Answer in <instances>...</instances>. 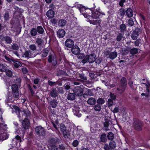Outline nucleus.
<instances>
[{
    "label": "nucleus",
    "instance_id": "9",
    "mask_svg": "<svg viewBox=\"0 0 150 150\" xmlns=\"http://www.w3.org/2000/svg\"><path fill=\"white\" fill-rule=\"evenodd\" d=\"M60 130L62 132L63 136L65 138L68 137V132L66 129V127L64 124H62L60 125Z\"/></svg>",
    "mask_w": 150,
    "mask_h": 150
},
{
    "label": "nucleus",
    "instance_id": "27",
    "mask_svg": "<svg viewBox=\"0 0 150 150\" xmlns=\"http://www.w3.org/2000/svg\"><path fill=\"white\" fill-rule=\"evenodd\" d=\"M100 139L101 142H105L107 140L106 134L105 133L102 134L100 137Z\"/></svg>",
    "mask_w": 150,
    "mask_h": 150
},
{
    "label": "nucleus",
    "instance_id": "56",
    "mask_svg": "<svg viewBox=\"0 0 150 150\" xmlns=\"http://www.w3.org/2000/svg\"><path fill=\"white\" fill-rule=\"evenodd\" d=\"M58 148L60 150H65L66 147L63 144H61L59 145Z\"/></svg>",
    "mask_w": 150,
    "mask_h": 150
},
{
    "label": "nucleus",
    "instance_id": "54",
    "mask_svg": "<svg viewBox=\"0 0 150 150\" xmlns=\"http://www.w3.org/2000/svg\"><path fill=\"white\" fill-rule=\"evenodd\" d=\"M112 50V49L110 48H108L104 52V54H105L106 55H109V54L111 52H110V51H111V50Z\"/></svg>",
    "mask_w": 150,
    "mask_h": 150
},
{
    "label": "nucleus",
    "instance_id": "64",
    "mask_svg": "<svg viewBox=\"0 0 150 150\" xmlns=\"http://www.w3.org/2000/svg\"><path fill=\"white\" fill-rule=\"evenodd\" d=\"M84 55L83 54H79L77 56V57L79 59H82L84 58Z\"/></svg>",
    "mask_w": 150,
    "mask_h": 150
},
{
    "label": "nucleus",
    "instance_id": "46",
    "mask_svg": "<svg viewBox=\"0 0 150 150\" xmlns=\"http://www.w3.org/2000/svg\"><path fill=\"white\" fill-rule=\"evenodd\" d=\"M48 52V51L47 50H44L42 52V54L41 56L43 57H46Z\"/></svg>",
    "mask_w": 150,
    "mask_h": 150
},
{
    "label": "nucleus",
    "instance_id": "36",
    "mask_svg": "<svg viewBox=\"0 0 150 150\" xmlns=\"http://www.w3.org/2000/svg\"><path fill=\"white\" fill-rule=\"evenodd\" d=\"M109 145L110 149H113L116 147V144L115 142L114 141H113L110 142Z\"/></svg>",
    "mask_w": 150,
    "mask_h": 150
},
{
    "label": "nucleus",
    "instance_id": "55",
    "mask_svg": "<svg viewBox=\"0 0 150 150\" xmlns=\"http://www.w3.org/2000/svg\"><path fill=\"white\" fill-rule=\"evenodd\" d=\"M128 24L131 26H132L134 25V22L132 18H130L129 20Z\"/></svg>",
    "mask_w": 150,
    "mask_h": 150
},
{
    "label": "nucleus",
    "instance_id": "59",
    "mask_svg": "<svg viewBox=\"0 0 150 150\" xmlns=\"http://www.w3.org/2000/svg\"><path fill=\"white\" fill-rule=\"evenodd\" d=\"M1 129H3L2 131H3L4 132H6V131L7 129V127L6 125H1Z\"/></svg>",
    "mask_w": 150,
    "mask_h": 150
},
{
    "label": "nucleus",
    "instance_id": "40",
    "mask_svg": "<svg viewBox=\"0 0 150 150\" xmlns=\"http://www.w3.org/2000/svg\"><path fill=\"white\" fill-rule=\"evenodd\" d=\"M138 52L137 49L135 48H133L130 50V52L132 54H137Z\"/></svg>",
    "mask_w": 150,
    "mask_h": 150
},
{
    "label": "nucleus",
    "instance_id": "44",
    "mask_svg": "<svg viewBox=\"0 0 150 150\" xmlns=\"http://www.w3.org/2000/svg\"><path fill=\"white\" fill-rule=\"evenodd\" d=\"M105 102L104 99L103 98H100L97 100L98 104L102 105L104 104Z\"/></svg>",
    "mask_w": 150,
    "mask_h": 150
},
{
    "label": "nucleus",
    "instance_id": "29",
    "mask_svg": "<svg viewBox=\"0 0 150 150\" xmlns=\"http://www.w3.org/2000/svg\"><path fill=\"white\" fill-rule=\"evenodd\" d=\"M75 95L74 93H69L67 96V99L70 100H73L75 98Z\"/></svg>",
    "mask_w": 150,
    "mask_h": 150
},
{
    "label": "nucleus",
    "instance_id": "34",
    "mask_svg": "<svg viewBox=\"0 0 150 150\" xmlns=\"http://www.w3.org/2000/svg\"><path fill=\"white\" fill-rule=\"evenodd\" d=\"M36 29L37 32H38V33L40 34H42L43 33L44 30L41 26H38L37 27Z\"/></svg>",
    "mask_w": 150,
    "mask_h": 150
},
{
    "label": "nucleus",
    "instance_id": "43",
    "mask_svg": "<svg viewBox=\"0 0 150 150\" xmlns=\"http://www.w3.org/2000/svg\"><path fill=\"white\" fill-rule=\"evenodd\" d=\"M6 68V66L3 64H0V71L2 72L5 71Z\"/></svg>",
    "mask_w": 150,
    "mask_h": 150
},
{
    "label": "nucleus",
    "instance_id": "57",
    "mask_svg": "<svg viewBox=\"0 0 150 150\" xmlns=\"http://www.w3.org/2000/svg\"><path fill=\"white\" fill-rule=\"evenodd\" d=\"M79 142L77 140H75L72 143V145L76 147L79 144Z\"/></svg>",
    "mask_w": 150,
    "mask_h": 150
},
{
    "label": "nucleus",
    "instance_id": "49",
    "mask_svg": "<svg viewBox=\"0 0 150 150\" xmlns=\"http://www.w3.org/2000/svg\"><path fill=\"white\" fill-rule=\"evenodd\" d=\"M6 74L7 76L9 77H11L12 76V71L9 70H6L5 71Z\"/></svg>",
    "mask_w": 150,
    "mask_h": 150
},
{
    "label": "nucleus",
    "instance_id": "25",
    "mask_svg": "<svg viewBox=\"0 0 150 150\" xmlns=\"http://www.w3.org/2000/svg\"><path fill=\"white\" fill-rule=\"evenodd\" d=\"M96 102V100L93 98H89L87 101L88 103L91 105H94L95 104Z\"/></svg>",
    "mask_w": 150,
    "mask_h": 150
},
{
    "label": "nucleus",
    "instance_id": "61",
    "mask_svg": "<svg viewBox=\"0 0 150 150\" xmlns=\"http://www.w3.org/2000/svg\"><path fill=\"white\" fill-rule=\"evenodd\" d=\"M51 146V150H58V148L57 146L55 145H52L50 146Z\"/></svg>",
    "mask_w": 150,
    "mask_h": 150
},
{
    "label": "nucleus",
    "instance_id": "23",
    "mask_svg": "<svg viewBox=\"0 0 150 150\" xmlns=\"http://www.w3.org/2000/svg\"><path fill=\"white\" fill-rule=\"evenodd\" d=\"M73 112L75 115L78 117H80L81 116V114L79 113V111L78 108H75L73 109Z\"/></svg>",
    "mask_w": 150,
    "mask_h": 150
},
{
    "label": "nucleus",
    "instance_id": "33",
    "mask_svg": "<svg viewBox=\"0 0 150 150\" xmlns=\"http://www.w3.org/2000/svg\"><path fill=\"white\" fill-rule=\"evenodd\" d=\"M11 89L12 90V92H19L18 90V87L17 85L13 84L11 86Z\"/></svg>",
    "mask_w": 150,
    "mask_h": 150
},
{
    "label": "nucleus",
    "instance_id": "16",
    "mask_svg": "<svg viewBox=\"0 0 150 150\" xmlns=\"http://www.w3.org/2000/svg\"><path fill=\"white\" fill-rule=\"evenodd\" d=\"M19 47L18 45L14 43L11 46H9L8 48V50L9 51H12L13 50L16 51L19 49Z\"/></svg>",
    "mask_w": 150,
    "mask_h": 150
},
{
    "label": "nucleus",
    "instance_id": "45",
    "mask_svg": "<svg viewBox=\"0 0 150 150\" xmlns=\"http://www.w3.org/2000/svg\"><path fill=\"white\" fill-rule=\"evenodd\" d=\"M14 66L16 68H18L22 66L21 64L18 61L14 62Z\"/></svg>",
    "mask_w": 150,
    "mask_h": 150
},
{
    "label": "nucleus",
    "instance_id": "31",
    "mask_svg": "<svg viewBox=\"0 0 150 150\" xmlns=\"http://www.w3.org/2000/svg\"><path fill=\"white\" fill-rule=\"evenodd\" d=\"M66 23V21L64 19H61L59 20L58 23L59 25L62 27L64 26Z\"/></svg>",
    "mask_w": 150,
    "mask_h": 150
},
{
    "label": "nucleus",
    "instance_id": "50",
    "mask_svg": "<svg viewBox=\"0 0 150 150\" xmlns=\"http://www.w3.org/2000/svg\"><path fill=\"white\" fill-rule=\"evenodd\" d=\"M4 18L5 21H7L9 19V13L8 11L6 12L4 15Z\"/></svg>",
    "mask_w": 150,
    "mask_h": 150
},
{
    "label": "nucleus",
    "instance_id": "2",
    "mask_svg": "<svg viewBox=\"0 0 150 150\" xmlns=\"http://www.w3.org/2000/svg\"><path fill=\"white\" fill-rule=\"evenodd\" d=\"M134 121L133 126L134 128L136 130L138 131L142 130L143 125V122L137 119H134Z\"/></svg>",
    "mask_w": 150,
    "mask_h": 150
},
{
    "label": "nucleus",
    "instance_id": "14",
    "mask_svg": "<svg viewBox=\"0 0 150 150\" xmlns=\"http://www.w3.org/2000/svg\"><path fill=\"white\" fill-rule=\"evenodd\" d=\"M59 139L57 138H50L48 140V143L50 146L54 145L57 143H59Z\"/></svg>",
    "mask_w": 150,
    "mask_h": 150
},
{
    "label": "nucleus",
    "instance_id": "11",
    "mask_svg": "<svg viewBox=\"0 0 150 150\" xmlns=\"http://www.w3.org/2000/svg\"><path fill=\"white\" fill-rule=\"evenodd\" d=\"M8 137V135L6 132L2 131L0 130V141H2L7 139Z\"/></svg>",
    "mask_w": 150,
    "mask_h": 150
},
{
    "label": "nucleus",
    "instance_id": "3",
    "mask_svg": "<svg viewBox=\"0 0 150 150\" xmlns=\"http://www.w3.org/2000/svg\"><path fill=\"white\" fill-rule=\"evenodd\" d=\"M37 54L35 52L32 51L30 50H26L23 53V57H24L29 59L35 57Z\"/></svg>",
    "mask_w": 150,
    "mask_h": 150
},
{
    "label": "nucleus",
    "instance_id": "12",
    "mask_svg": "<svg viewBox=\"0 0 150 150\" xmlns=\"http://www.w3.org/2000/svg\"><path fill=\"white\" fill-rule=\"evenodd\" d=\"M89 11L91 12L92 14V15L90 16V17H89L91 18H91L93 19L97 18L99 17L100 14V12L97 10L95 11H92L91 10H89Z\"/></svg>",
    "mask_w": 150,
    "mask_h": 150
},
{
    "label": "nucleus",
    "instance_id": "41",
    "mask_svg": "<svg viewBox=\"0 0 150 150\" xmlns=\"http://www.w3.org/2000/svg\"><path fill=\"white\" fill-rule=\"evenodd\" d=\"M100 21L101 20L100 19H97L95 20H89V22L90 24L94 25H96L98 23H99Z\"/></svg>",
    "mask_w": 150,
    "mask_h": 150
},
{
    "label": "nucleus",
    "instance_id": "60",
    "mask_svg": "<svg viewBox=\"0 0 150 150\" xmlns=\"http://www.w3.org/2000/svg\"><path fill=\"white\" fill-rule=\"evenodd\" d=\"M23 73L25 74L28 72V71L27 69L25 67H23L21 69Z\"/></svg>",
    "mask_w": 150,
    "mask_h": 150
},
{
    "label": "nucleus",
    "instance_id": "51",
    "mask_svg": "<svg viewBox=\"0 0 150 150\" xmlns=\"http://www.w3.org/2000/svg\"><path fill=\"white\" fill-rule=\"evenodd\" d=\"M42 42V39L37 38L36 40V43L38 46L41 45Z\"/></svg>",
    "mask_w": 150,
    "mask_h": 150
},
{
    "label": "nucleus",
    "instance_id": "7",
    "mask_svg": "<svg viewBox=\"0 0 150 150\" xmlns=\"http://www.w3.org/2000/svg\"><path fill=\"white\" fill-rule=\"evenodd\" d=\"M73 92L74 93L76 96H81L83 94V90L81 87V86H77L74 88Z\"/></svg>",
    "mask_w": 150,
    "mask_h": 150
},
{
    "label": "nucleus",
    "instance_id": "17",
    "mask_svg": "<svg viewBox=\"0 0 150 150\" xmlns=\"http://www.w3.org/2000/svg\"><path fill=\"white\" fill-rule=\"evenodd\" d=\"M65 34V32L62 29H59L57 32V36L59 38L63 37Z\"/></svg>",
    "mask_w": 150,
    "mask_h": 150
},
{
    "label": "nucleus",
    "instance_id": "10",
    "mask_svg": "<svg viewBox=\"0 0 150 150\" xmlns=\"http://www.w3.org/2000/svg\"><path fill=\"white\" fill-rule=\"evenodd\" d=\"M140 33V29L138 28H136L131 35V37L132 39L133 40H136L137 38V36Z\"/></svg>",
    "mask_w": 150,
    "mask_h": 150
},
{
    "label": "nucleus",
    "instance_id": "20",
    "mask_svg": "<svg viewBox=\"0 0 150 150\" xmlns=\"http://www.w3.org/2000/svg\"><path fill=\"white\" fill-rule=\"evenodd\" d=\"M46 15L49 18H52L54 16V12L52 10H50L47 12Z\"/></svg>",
    "mask_w": 150,
    "mask_h": 150
},
{
    "label": "nucleus",
    "instance_id": "28",
    "mask_svg": "<svg viewBox=\"0 0 150 150\" xmlns=\"http://www.w3.org/2000/svg\"><path fill=\"white\" fill-rule=\"evenodd\" d=\"M50 105L53 108H55L57 105L58 102L56 100H53L50 102Z\"/></svg>",
    "mask_w": 150,
    "mask_h": 150
},
{
    "label": "nucleus",
    "instance_id": "4",
    "mask_svg": "<svg viewBox=\"0 0 150 150\" xmlns=\"http://www.w3.org/2000/svg\"><path fill=\"white\" fill-rule=\"evenodd\" d=\"M35 132L40 137H44L46 134V131L44 128L41 126H37L35 128Z\"/></svg>",
    "mask_w": 150,
    "mask_h": 150
},
{
    "label": "nucleus",
    "instance_id": "42",
    "mask_svg": "<svg viewBox=\"0 0 150 150\" xmlns=\"http://www.w3.org/2000/svg\"><path fill=\"white\" fill-rule=\"evenodd\" d=\"M93 108L95 110L99 112L101 110V107L100 105L99 104H97L93 107Z\"/></svg>",
    "mask_w": 150,
    "mask_h": 150
},
{
    "label": "nucleus",
    "instance_id": "52",
    "mask_svg": "<svg viewBox=\"0 0 150 150\" xmlns=\"http://www.w3.org/2000/svg\"><path fill=\"white\" fill-rule=\"evenodd\" d=\"M125 10L123 9H121L120 10L119 13L120 15L123 17L125 14Z\"/></svg>",
    "mask_w": 150,
    "mask_h": 150
},
{
    "label": "nucleus",
    "instance_id": "21",
    "mask_svg": "<svg viewBox=\"0 0 150 150\" xmlns=\"http://www.w3.org/2000/svg\"><path fill=\"white\" fill-rule=\"evenodd\" d=\"M57 96V92L55 89H53L50 91V96L53 98L56 97Z\"/></svg>",
    "mask_w": 150,
    "mask_h": 150
},
{
    "label": "nucleus",
    "instance_id": "8",
    "mask_svg": "<svg viewBox=\"0 0 150 150\" xmlns=\"http://www.w3.org/2000/svg\"><path fill=\"white\" fill-rule=\"evenodd\" d=\"M78 7L80 13L82 14L85 17L87 18L90 17V15L87 14L88 12V11H85L86 9L84 7L81 5H80L79 6H78Z\"/></svg>",
    "mask_w": 150,
    "mask_h": 150
},
{
    "label": "nucleus",
    "instance_id": "48",
    "mask_svg": "<svg viewBox=\"0 0 150 150\" xmlns=\"http://www.w3.org/2000/svg\"><path fill=\"white\" fill-rule=\"evenodd\" d=\"M120 28L121 31L124 32L126 29V25L124 24H122L120 25Z\"/></svg>",
    "mask_w": 150,
    "mask_h": 150
},
{
    "label": "nucleus",
    "instance_id": "39",
    "mask_svg": "<svg viewBox=\"0 0 150 150\" xmlns=\"http://www.w3.org/2000/svg\"><path fill=\"white\" fill-rule=\"evenodd\" d=\"M108 139L109 140H112L114 138V134L112 132H109L107 135Z\"/></svg>",
    "mask_w": 150,
    "mask_h": 150
},
{
    "label": "nucleus",
    "instance_id": "1",
    "mask_svg": "<svg viewBox=\"0 0 150 150\" xmlns=\"http://www.w3.org/2000/svg\"><path fill=\"white\" fill-rule=\"evenodd\" d=\"M96 59V55L95 54H91L89 55H86L82 60L81 62L83 64H85L88 62L90 63H92L95 61Z\"/></svg>",
    "mask_w": 150,
    "mask_h": 150
},
{
    "label": "nucleus",
    "instance_id": "35",
    "mask_svg": "<svg viewBox=\"0 0 150 150\" xmlns=\"http://www.w3.org/2000/svg\"><path fill=\"white\" fill-rule=\"evenodd\" d=\"M128 84L130 87L133 89H134L136 88V86L135 84H134L133 81L131 80L129 81Z\"/></svg>",
    "mask_w": 150,
    "mask_h": 150
},
{
    "label": "nucleus",
    "instance_id": "63",
    "mask_svg": "<svg viewBox=\"0 0 150 150\" xmlns=\"http://www.w3.org/2000/svg\"><path fill=\"white\" fill-rule=\"evenodd\" d=\"M110 146H109L108 144H105L104 145V150H110Z\"/></svg>",
    "mask_w": 150,
    "mask_h": 150
},
{
    "label": "nucleus",
    "instance_id": "58",
    "mask_svg": "<svg viewBox=\"0 0 150 150\" xmlns=\"http://www.w3.org/2000/svg\"><path fill=\"white\" fill-rule=\"evenodd\" d=\"M108 104L109 106H111L113 105V103L112 99H109L108 100Z\"/></svg>",
    "mask_w": 150,
    "mask_h": 150
},
{
    "label": "nucleus",
    "instance_id": "30",
    "mask_svg": "<svg viewBox=\"0 0 150 150\" xmlns=\"http://www.w3.org/2000/svg\"><path fill=\"white\" fill-rule=\"evenodd\" d=\"M4 41L7 44H11L12 42L11 38L8 36H5Z\"/></svg>",
    "mask_w": 150,
    "mask_h": 150
},
{
    "label": "nucleus",
    "instance_id": "6",
    "mask_svg": "<svg viewBox=\"0 0 150 150\" xmlns=\"http://www.w3.org/2000/svg\"><path fill=\"white\" fill-rule=\"evenodd\" d=\"M48 61L49 63H52V65L55 66L57 64V60L56 56L54 54H51L48 57Z\"/></svg>",
    "mask_w": 150,
    "mask_h": 150
},
{
    "label": "nucleus",
    "instance_id": "5",
    "mask_svg": "<svg viewBox=\"0 0 150 150\" xmlns=\"http://www.w3.org/2000/svg\"><path fill=\"white\" fill-rule=\"evenodd\" d=\"M19 98V93H12L8 97V100L10 102H13L15 100H17Z\"/></svg>",
    "mask_w": 150,
    "mask_h": 150
},
{
    "label": "nucleus",
    "instance_id": "47",
    "mask_svg": "<svg viewBox=\"0 0 150 150\" xmlns=\"http://www.w3.org/2000/svg\"><path fill=\"white\" fill-rule=\"evenodd\" d=\"M29 48L30 50L33 51L36 50L37 49L36 46L35 44L30 45L29 46Z\"/></svg>",
    "mask_w": 150,
    "mask_h": 150
},
{
    "label": "nucleus",
    "instance_id": "37",
    "mask_svg": "<svg viewBox=\"0 0 150 150\" xmlns=\"http://www.w3.org/2000/svg\"><path fill=\"white\" fill-rule=\"evenodd\" d=\"M120 85L126 86L127 80L125 78L123 77L122 78L120 81Z\"/></svg>",
    "mask_w": 150,
    "mask_h": 150
},
{
    "label": "nucleus",
    "instance_id": "22",
    "mask_svg": "<svg viewBox=\"0 0 150 150\" xmlns=\"http://www.w3.org/2000/svg\"><path fill=\"white\" fill-rule=\"evenodd\" d=\"M117 52L115 51H114L110 53L108 57L110 59H113L117 57Z\"/></svg>",
    "mask_w": 150,
    "mask_h": 150
},
{
    "label": "nucleus",
    "instance_id": "26",
    "mask_svg": "<svg viewBox=\"0 0 150 150\" xmlns=\"http://www.w3.org/2000/svg\"><path fill=\"white\" fill-rule=\"evenodd\" d=\"M131 48L128 47H126L125 48L123 49L122 50V53L123 55H125L127 54L130 51Z\"/></svg>",
    "mask_w": 150,
    "mask_h": 150
},
{
    "label": "nucleus",
    "instance_id": "62",
    "mask_svg": "<svg viewBox=\"0 0 150 150\" xmlns=\"http://www.w3.org/2000/svg\"><path fill=\"white\" fill-rule=\"evenodd\" d=\"M58 91L59 93H63L64 92L63 88L62 87H59L58 88Z\"/></svg>",
    "mask_w": 150,
    "mask_h": 150
},
{
    "label": "nucleus",
    "instance_id": "19",
    "mask_svg": "<svg viewBox=\"0 0 150 150\" xmlns=\"http://www.w3.org/2000/svg\"><path fill=\"white\" fill-rule=\"evenodd\" d=\"M126 87L124 85H120L119 88H117V92L119 93H123L126 89Z\"/></svg>",
    "mask_w": 150,
    "mask_h": 150
},
{
    "label": "nucleus",
    "instance_id": "53",
    "mask_svg": "<svg viewBox=\"0 0 150 150\" xmlns=\"http://www.w3.org/2000/svg\"><path fill=\"white\" fill-rule=\"evenodd\" d=\"M104 125L105 128V130L106 131L109 130L108 127L109 126V123L108 121H105L104 123Z\"/></svg>",
    "mask_w": 150,
    "mask_h": 150
},
{
    "label": "nucleus",
    "instance_id": "38",
    "mask_svg": "<svg viewBox=\"0 0 150 150\" xmlns=\"http://www.w3.org/2000/svg\"><path fill=\"white\" fill-rule=\"evenodd\" d=\"M123 34L121 33H119L117 35L116 40L118 41H120L123 38Z\"/></svg>",
    "mask_w": 150,
    "mask_h": 150
},
{
    "label": "nucleus",
    "instance_id": "18",
    "mask_svg": "<svg viewBox=\"0 0 150 150\" xmlns=\"http://www.w3.org/2000/svg\"><path fill=\"white\" fill-rule=\"evenodd\" d=\"M71 51L73 54H78L80 53V50L78 46H75L72 48Z\"/></svg>",
    "mask_w": 150,
    "mask_h": 150
},
{
    "label": "nucleus",
    "instance_id": "13",
    "mask_svg": "<svg viewBox=\"0 0 150 150\" xmlns=\"http://www.w3.org/2000/svg\"><path fill=\"white\" fill-rule=\"evenodd\" d=\"M74 45V41L70 39H67L65 42L66 46L69 48H72L73 47Z\"/></svg>",
    "mask_w": 150,
    "mask_h": 150
},
{
    "label": "nucleus",
    "instance_id": "15",
    "mask_svg": "<svg viewBox=\"0 0 150 150\" xmlns=\"http://www.w3.org/2000/svg\"><path fill=\"white\" fill-rule=\"evenodd\" d=\"M30 123L29 120L27 119H25L22 122V127L24 129L28 128L30 125Z\"/></svg>",
    "mask_w": 150,
    "mask_h": 150
},
{
    "label": "nucleus",
    "instance_id": "32",
    "mask_svg": "<svg viewBox=\"0 0 150 150\" xmlns=\"http://www.w3.org/2000/svg\"><path fill=\"white\" fill-rule=\"evenodd\" d=\"M37 33L36 29L35 28H33L30 31V34L31 36H34L37 35Z\"/></svg>",
    "mask_w": 150,
    "mask_h": 150
},
{
    "label": "nucleus",
    "instance_id": "24",
    "mask_svg": "<svg viewBox=\"0 0 150 150\" xmlns=\"http://www.w3.org/2000/svg\"><path fill=\"white\" fill-rule=\"evenodd\" d=\"M126 14L127 17H131L133 16V11L131 8H129L126 11Z\"/></svg>",
    "mask_w": 150,
    "mask_h": 150
}]
</instances>
